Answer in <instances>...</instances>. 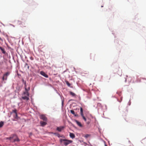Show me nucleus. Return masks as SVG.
<instances>
[{"instance_id":"obj_13","label":"nucleus","mask_w":146,"mask_h":146,"mask_svg":"<svg viewBox=\"0 0 146 146\" xmlns=\"http://www.w3.org/2000/svg\"><path fill=\"white\" fill-rule=\"evenodd\" d=\"M22 98L24 100H29V98L28 96H23L22 97Z\"/></svg>"},{"instance_id":"obj_14","label":"nucleus","mask_w":146,"mask_h":146,"mask_svg":"<svg viewBox=\"0 0 146 146\" xmlns=\"http://www.w3.org/2000/svg\"><path fill=\"white\" fill-rule=\"evenodd\" d=\"M0 49L2 51V52L3 53L5 54L6 53V52L5 50L1 46H0Z\"/></svg>"},{"instance_id":"obj_26","label":"nucleus","mask_w":146,"mask_h":146,"mask_svg":"<svg viewBox=\"0 0 146 146\" xmlns=\"http://www.w3.org/2000/svg\"><path fill=\"white\" fill-rule=\"evenodd\" d=\"M103 7V6H101V7Z\"/></svg>"},{"instance_id":"obj_18","label":"nucleus","mask_w":146,"mask_h":146,"mask_svg":"<svg viewBox=\"0 0 146 146\" xmlns=\"http://www.w3.org/2000/svg\"><path fill=\"white\" fill-rule=\"evenodd\" d=\"M14 118L16 119H17L18 118V116L17 114V113L15 114V115L14 116Z\"/></svg>"},{"instance_id":"obj_23","label":"nucleus","mask_w":146,"mask_h":146,"mask_svg":"<svg viewBox=\"0 0 146 146\" xmlns=\"http://www.w3.org/2000/svg\"><path fill=\"white\" fill-rule=\"evenodd\" d=\"M87 123L88 124H89V123H90V122H87Z\"/></svg>"},{"instance_id":"obj_22","label":"nucleus","mask_w":146,"mask_h":146,"mask_svg":"<svg viewBox=\"0 0 146 146\" xmlns=\"http://www.w3.org/2000/svg\"><path fill=\"white\" fill-rule=\"evenodd\" d=\"M28 66V64L27 63H26L25 64V66L26 67V66Z\"/></svg>"},{"instance_id":"obj_9","label":"nucleus","mask_w":146,"mask_h":146,"mask_svg":"<svg viewBox=\"0 0 146 146\" xmlns=\"http://www.w3.org/2000/svg\"><path fill=\"white\" fill-rule=\"evenodd\" d=\"M70 112L71 113L73 114L74 116L77 117L78 116V115L77 114H75L74 111L73 110H70Z\"/></svg>"},{"instance_id":"obj_4","label":"nucleus","mask_w":146,"mask_h":146,"mask_svg":"<svg viewBox=\"0 0 146 146\" xmlns=\"http://www.w3.org/2000/svg\"><path fill=\"white\" fill-rule=\"evenodd\" d=\"M80 113L83 119H84V120L85 121H86V119L83 113V110L82 108V107H80Z\"/></svg>"},{"instance_id":"obj_16","label":"nucleus","mask_w":146,"mask_h":146,"mask_svg":"<svg viewBox=\"0 0 146 146\" xmlns=\"http://www.w3.org/2000/svg\"><path fill=\"white\" fill-rule=\"evenodd\" d=\"M4 125V122L2 121L0 122V128L2 127Z\"/></svg>"},{"instance_id":"obj_5","label":"nucleus","mask_w":146,"mask_h":146,"mask_svg":"<svg viewBox=\"0 0 146 146\" xmlns=\"http://www.w3.org/2000/svg\"><path fill=\"white\" fill-rule=\"evenodd\" d=\"M25 91L24 92V94L28 96H29V94L28 92V90L26 88V82H25Z\"/></svg>"},{"instance_id":"obj_24","label":"nucleus","mask_w":146,"mask_h":146,"mask_svg":"<svg viewBox=\"0 0 146 146\" xmlns=\"http://www.w3.org/2000/svg\"><path fill=\"white\" fill-rule=\"evenodd\" d=\"M29 66L28 65L27 66V68L28 69L29 68Z\"/></svg>"},{"instance_id":"obj_7","label":"nucleus","mask_w":146,"mask_h":146,"mask_svg":"<svg viewBox=\"0 0 146 146\" xmlns=\"http://www.w3.org/2000/svg\"><path fill=\"white\" fill-rule=\"evenodd\" d=\"M64 128V126H60V127H57L56 128V130L60 132Z\"/></svg>"},{"instance_id":"obj_15","label":"nucleus","mask_w":146,"mask_h":146,"mask_svg":"<svg viewBox=\"0 0 146 146\" xmlns=\"http://www.w3.org/2000/svg\"><path fill=\"white\" fill-rule=\"evenodd\" d=\"M70 94L72 95V96L73 97H76V94L74 93L73 92H70Z\"/></svg>"},{"instance_id":"obj_17","label":"nucleus","mask_w":146,"mask_h":146,"mask_svg":"<svg viewBox=\"0 0 146 146\" xmlns=\"http://www.w3.org/2000/svg\"><path fill=\"white\" fill-rule=\"evenodd\" d=\"M14 113L15 114L17 113V110L16 109H15L14 110H12V113Z\"/></svg>"},{"instance_id":"obj_25","label":"nucleus","mask_w":146,"mask_h":146,"mask_svg":"<svg viewBox=\"0 0 146 146\" xmlns=\"http://www.w3.org/2000/svg\"><path fill=\"white\" fill-rule=\"evenodd\" d=\"M105 146H107L106 145V144H105Z\"/></svg>"},{"instance_id":"obj_3","label":"nucleus","mask_w":146,"mask_h":146,"mask_svg":"<svg viewBox=\"0 0 146 146\" xmlns=\"http://www.w3.org/2000/svg\"><path fill=\"white\" fill-rule=\"evenodd\" d=\"M10 74V72H6L3 75L2 78L3 81L7 80V76L9 75Z\"/></svg>"},{"instance_id":"obj_21","label":"nucleus","mask_w":146,"mask_h":146,"mask_svg":"<svg viewBox=\"0 0 146 146\" xmlns=\"http://www.w3.org/2000/svg\"><path fill=\"white\" fill-rule=\"evenodd\" d=\"M30 59L31 60H33L34 59L33 57L32 56H31L30 57Z\"/></svg>"},{"instance_id":"obj_27","label":"nucleus","mask_w":146,"mask_h":146,"mask_svg":"<svg viewBox=\"0 0 146 146\" xmlns=\"http://www.w3.org/2000/svg\"><path fill=\"white\" fill-rule=\"evenodd\" d=\"M0 40H1V38L0 37Z\"/></svg>"},{"instance_id":"obj_8","label":"nucleus","mask_w":146,"mask_h":146,"mask_svg":"<svg viewBox=\"0 0 146 146\" xmlns=\"http://www.w3.org/2000/svg\"><path fill=\"white\" fill-rule=\"evenodd\" d=\"M40 119H42L44 121H46L47 120V118L46 117V116L44 115H41L40 116Z\"/></svg>"},{"instance_id":"obj_20","label":"nucleus","mask_w":146,"mask_h":146,"mask_svg":"<svg viewBox=\"0 0 146 146\" xmlns=\"http://www.w3.org/2000/svg\"><path fill=\"white\" fill-rule=\"evenodd\" d=\"M89 136V135H88V134H86L85 136V137L86 138H88Z\"/></svg>"},{"instance_id":"obj_6","label":"nucleus","mask_w":146,"mask_h":146,"mask_svg":"<svg viewBox=\"0 0 146 146\" xmlns=\"http://www.w3.org/2000/svg\"><path fill=\"white\" fill-rule=\"evenodd\" d=\"M40 74L44 76V77L48 78V76L44 72L42 71H41L40 72Z\"/></svg>"},{"instance_id":"obj_1","label":"nucleus","mask_w":146,"mask_h":146,"mask_svg":"<svg viewBox=\"0 0 146 146\" xmlns=\"http://www.w3.org/2000/svg\"><path fill=\"white\" fill-rule=\"evenodd\" d=\"M6 139H9L11 142H14L16 141H20V140L18 137L15 134L12 135L10 137L6 138Z\"/></svg>"},{"instance_id":"obj_10","label":"nucleus","mask_w":146,"mask_h":146,"mask_svg":"<svg viewBox=\"0 0 146 146\" xmlns=\"http://www.w3.org/2000/svg\"><path fill=\"white\" fill-rule=\"evenodd\" d=\"M40 123L42 126H44L46 124V123L45 122L40 121Z\"/></svg>"},{"instance_id":"obj_12","label":"nucleus","mask_w":146,"mask_h":146,"mask_svg":"<svg viewBox=\"0 0 146 146\" xmlns=\"http://www.w3.org/2000/svg\"><path fill=\"white\" fill-rule=\"evenodd\" d=\"M70 137L72 138V139H73L75 138V135L73 133H70Z\"/></svg>"},{"instance_id":"obj_11","label":"nucleus","mask_w":146,"mask_h":146,"mask_svg":"<svg viewBox=\"0 0 146 146\" xmlns=\"http://www.w3.org/2000/svg\"><path fill=\"white\" fill-rule=\"evenodd\" d=\"M75 121L77 123V124L80 127H82V125L81 124V123L79 122L77 120H75Z\"/></svg>"},{"instance_id":"obj_2","label":"nucleus","mask_w":146,"mask_h":146,"mask_svg":"<svg viewBox=\"0 0 146 146\" xmlns=\"http://www.w3.org/2000/svg\"><path fill=\"white\" fill-rule=\"evenodd\" d=\"M60 141L61 144L64 145H67L70 143H71L72 142V140L63 139H60Z\"/></svg>"},{"instance_id":"obj_19","label":"nucleus","mask_w":146,"mask_h":146,"mask_svg":"<svg viewBox=\"0 0 146 146\" xmlns=\"http://www.w3.org/2000/svg\"><path fill=\"white\" fill-rule=\"evenodd\" d=\"M66 84L68 86H70V84L68 81H67L66 82Z\"/></svg>"}]
</instances>
